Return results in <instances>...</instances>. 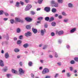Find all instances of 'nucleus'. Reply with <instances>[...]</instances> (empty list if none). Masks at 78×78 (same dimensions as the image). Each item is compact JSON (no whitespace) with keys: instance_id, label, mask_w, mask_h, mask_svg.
<instances>
[{"instance_id":"f257e3e1","label":"nucleus","mask_w":78,"mask_h":78,"mask_svg":"<svg viewBox=\"0 0 78 78\" xmlns=\"http://www.w3.org/2000/svg\"><path fill=\"white\" fill-rule=\"evenodd\" d=\"M56 34H58L59 36H61L64 34V31L63 30L57 31H56Z\"/></svg>"},{"instance_id":"f03ea898","label":"nucleus","mask_w":78,"mask_h":78,"mask_svg":"<svg viewBox=\"0 0 78 78\" xmlns=\"http://www.w3.org/2000/svg\"><path fill=\"white\" fill-rule=\"evenodd\" d=\"M48 72H49V70H48V69L44 68L42 71V73L43 74H44L46 73H48Z\"/></svg>"},{"instance_id":"7ed1b4c3","label":"nucleus","mask_w":78,"mask_h":78,"mask_svg":"<svg viewBox=\"0 0 78 78\" xmlns=\"http://www.w3.org/2000/svg\"><path fill=\"white\" fill-rule=\"evenodd\" d=\"M31 8H32V6L30 4H28L25 10V11H28V10H29Z\"/></svg>"},{"instance_id":"20e7f679","label":"nucleus","mask_w":78,"mask_h":78,"mask_svg":"<svg viewBox=\"0 0 78 78\" xmlns=\"http://www.w3.org/2000/svg\"><path fill=\"white\" fill-rule=\"evenodd\" d=\"M31 35H32V33L30 31H28L25 34V35L27 37H29L31 36Z\"/></svg>"},{"instance_id":"39448f33","label":"nucleus","mask_w":78,"mask_h":78,"mask_svg":"<svg viewBox=\"0 0 78 78\" xmlns=\"http://www.w3.org/2000/svg\"><path fill=\"white\" fill-rule=\"evenodd\" d=\"M19 72L20 75H23L25 73V71L23 70V69L21 68L19 69Z\"/></svg>"},{"instance_id":"423d86ee","label":"nucleus","mask_w":78,"mask_h":78,"mask_svg":"<svg viewBox=\"0 0 78 78\" xmlns=\"http://www.w3.org/2000/svg\"><path fill=\"white\" fill-rule=\"evenodd\" d=\"M46 32V30L45 29H44V30H41V36H44L45 34V33Z\"/></svg>"},{"instance_id":"0eeeda50","label":"nucleus","mask_w":78,"mask_h":78,"mask_svg":"<svg viewBox=\"0 0 78 78\" xmlns=\"http://www.w3.org/2000/svg\"><path fill=\"white\" fill-rule=\"evenodd\" d=\"M76 28H74L71 29V30H70V33H75V31H76Z\"/></svg>"},{"instance_id":"6e6552de","label":"nucleus","mask_w":78,"mask_h":78,"mask_svg":"<svg viewBox=\"0 0 78 78\" xmlns=\"http://www.w3.org/2000/svg\"><path fill=\"white\" fill-rule=\"evenodd\" d=\"M44 10L46 12H50V8L48 7H46L44 8Z\"/></svg>"},{"instance_id":"1a4fd4ad","label":"nucleus","mask_w":78,"mask_h":78,"mask_svg":"<svg viewBox=\"0 0 78 78\" xmlns=\"http://www.w3.org/2000/svg\"><path fill=\"white\" fill-rule=\"evenodd\" d=\"M5 59H8L9 58V55L8 53L7 52L5 55Z\"/></svg>"},{"instance_id":"9d476101","label":"nucleus","mask_w":78,"mask_h":78,"mask_svg":"<svg viewBox=\"0 0 78 78\" xmlns=\"http://www.w3.org/2000/svg\"><path fill=\"white\" fill-rule=\"evenodd\" d=\"M32 30L34 34H36L37 32V30L36 29L34 28L33 27L32 29Z\"/></svg>"},{"instance_id":"9b49d317","label":"nucleus","mask_w":78,"mask_h":78,"mask_svg":"<svg viewBox=\"0 0 78 78\" xmlns=\"http://www.w3.org/2000/svg\"><path fill=\"white\" fill-rule=\"evenodd\" d=\"M0 66L2 67L4 66V63L3 60H0Z\"/></svg>"},{"instance_id":"f8f14e48","label":"nucleus","mask_w":78,"mask_h":78,"mask_svg":"<svg viewBox=\"0 0 78 78\" xmlns=\"http://www.w3.org/2000/svg\"><path fill=\"white\" fill-rule=\"evenodd\" d=\"M68 6L69 8H73V4L71 3H69L68 4Z\"/></svg>"},{"instance_id":"ddd939ff","label":"nucleus","mask_w":78,"mask_h":78,"mask_svg":"<svg viewBox=\"0 0 78 78\" xmlns=\"http://www.w3.org/2000/svg\"><path fill=\"white\" fill-rule=\"evenodd\" d=\"M25 19L27 21V22H30L31 21V19L29 17L25 18Z\"/></svg>"},{"instance_id":"4468645a","label":"nucleus","mask_w":78,"mask_h":78,"mask_svg":"<svg viewBox=\"0 0 78 78\" xmlns=\"http://www.w3.org/2000/svg\"><path fill=\"white\" fill-rule=\"evenodd\" d=\"M29 46V44L27 43L23 45V47L24 48H26L28 47Z\"/></svg>"},{"instance_id":"2eb2a0df","label":"nucleus","mask_w":78,"mask_h":78,"mask_svg":"<svg viewBox=\"0 0 78 78\" xmlns=\"http://www.w3.org/2000/svg\"><path fill=\"white\" fill-rule=\"evenodd\" d=\"M3 72H6L8 70V68L7 67H5L3 69Z\"/></svg>"},{"instance_id":"dca6fc26","label":"nucleus","mask_w":78,"mask_h":78,"mask_svg":"<svg viewBox=\"0 0 78 78\" xmlns=\"http://www.w3.org/2000/svg\"><path fill=\"white\" fill-rule=\"evenodd\" d=\"M56 22H53L51 23V25L53 27H55V26H56Z\"/></svg>"},{"instance_id":"f3484780","label":"nucleus","mask_w":78,"mask_h":78,"mask_svg":"<svg viewBox=\"0 0 78 78\" xmlns=\"http://www.w3.org/2000/svg\"><path fill=\"white\" fill-rule=\"evenodd\" d=\"M15 6H16V7H17L18 8H19V7L20 6V5H19V2H16Z\"/></svg>"},{"instance_id":"a211bd4d","label":"nucleus","mask_w":78,"mask_h":78,"mask_svg":"<svg viewBox=\"0 0 78 78\" xmlns=\"http://www.w3.org/2000/svg\"><path fill=\"white\" fill-rule=\"evenodd\" d=\"M52 12L53 13L56 12V9L55 8H53L52 9Z\"/></svg>"},{"instance_id":"6ab92c4d","label":"nucleus","mask_w":78,"mask_h":78,"mask_svg":"<svg viewBox=\"0 0 78 78\" xmlns=\"http://www.w3.org/2000/svg\"><path fill=\"white\" fill-rule=\"evenodd\" d=\"M54 20V18H53V17H51L50 18V19L49 20V22H52V21H53V20Z\"/></svg>"},{"instance_id":"aec40b11","label":"nucleus","mask_w":78,"mask_h":78,"mask_svg":"<svg viewBox=\"0 0 78 78\" xmlns=\"http://www.w3.org/2000/svg\"><path fill=\"white\" fill-rule=\"evenodd\" d=\"M12 73H17V70L14 69H12Z\"/></svg>"},{"instance_id":"412c9836","label":"nucleus","mask_w":78,"mask_h":78,"mask_svg":"<svg viewBox=\"0 0 78 78\" xmlns=\"http://www.w3.org/2000/svg\"><path fill=\"white\" fill-rule=\"evenodd\" d=\"M26 28L28 30H30L31 28V26L30 25H27L26 26Z\"/></svg>"},{"instance_id":"4be33fe9","label":"nucleus","mask_w":78,"mask_h":78,"mask_svg":"<svg viewBox=\"0 0 78 78\" xmlns=\"http://www.w3.org/2000/svg\"><path fill=\"white\" fill-rule=\"evenodd\" d=\"M28 65L30 67H31L33 66V63L31 62H29L28 63Z\"/></svg>"},{"instance_id":"5701e85b","label":"nucleus","mask_w":78,"mask_h":78,"mask_svg":"<svg viewBox=\"0 0 78 78\" xmlns=\"http://www.w3.org/2000/svg\"><path fill=\"white\" fill-rule=\"evenodd\" d=\"M14 51H15V52H16V53H17V52H19V51H20V50H19V49L18 48H16L14 49Z\"/></svg>"},{"instance_id":"b1692460","label":"nucleus","mask_w":78,"mask_h":78,"mask_svg":"<svg viewBox=\"0 0 78 78\" xmlns=\"http://www.w3.org/2000/svg\"><path fill=\"white\" fill-rule=\"evenodd\" d=\"M10 22L11 24H13L14 23V20L13 19H12L10 20Z\"/></svg>"},{"instance_id":"393cba45","label":"nucleus","mask_w":78,"mask_h":78,"mask_svg":"<svg viewBox=\"0 0 78 78\" xmlns=\"http://www.w3.org/2000/svg\"><path fill=\"white\" fill-rule=\"evenodd\" d=\"M69 20L68 19H65L64 20V22H65V23H67V22H69Z\"/></svg>"},{"instance_id":"a878e982","label":"nucleus","mask_w":78,"mask_h":78,"mask_svg":"<svg viewBox=\"0 0 78 78\" xmlns=\"http://www.w3.org/2000/svg\"><path fill=\"white\" fill-rule=\"evenodd\" d=\"M62 14L63 16H67V15L66 13V12H62Z\"/></svg>"},{"instance_id":"bb28decb","label":"nucleus","mask_w":78,"mask_h":78,"mask_svg":"<svg viewBox=\"0 0 78 78\" xmlns=\"http://www.w3.org/2000/svg\"><path fill=\"white\" fill-rule=\"evenodd\" d=\"M21 43H22V41L20 40H18L17 42V44H21Z\"/></svg>"},{"instance_id":"cd10ccee","label":"nucleus","mask_w":78,"mask_h":78,"mask_svg":"<svg viewBox=\"0 0 78 78\" xmlns=\"http://www.w3.org/2000/svg\"><path fill=\"white\" fill-rule=\"evenodd\" d=\"M57 2L59 3H62L63 2V0H57Z\"/></svg>"},{"instance_id":"c85d7f7f","label":"nucleus","mask_w":78,"mask_h":78,"mask_svg":"<svg viewBox=\"0 0 78 78\" xmlns=\"http://www.w3.org/2000/svg\"><path fill=\"white\" fill-rule=\"evenodd\" d=\"M4 11L3 10L0 11V15H3L4 14Z\"/></svg>"},{"instance_id":"c756f323","label":"nucleus","mask_w":78,"mask_h":78,"mask_svg":"<svg viewBox=\"0 0 78 78\" xmlns=\"http://www.w3.org/2000/svg\"><path fill=\"white\" fill-rule=\"evenodd\" d=\"M15 20L17 22H20V19L19 18H15Z\"/></svg>"},{"instance_id":"7c9ffc66","label":"nucleus","mask_w":78,"mask_h":78,"mask_svg":"<svg viewBox=\"0 0 78 78\" xmlns=\"http://www.w3.org/2000/svg\"><path fill=\"white\" fill-rule=\"evenodd\" d=\"M75 61L73 60L71 61L70 62V63L71 64H75Z\"/></svg>"},{"instance_id":"2f4dec72","label":"nucleus","mask_w":78,"mask_h":78,"mask_svg":"<svg viewBox=\"0 0 78 78\" xmlns=\"http://www.w3.org/2000/svg\"><path fill=\"white\" fill-rule=\"evenodd\" d=\"M6 76L7 78H9V77H10L11 76V75L10 74H7L6 75Z\"/></svg>"},{"instance_id":"473e14b6","label":"nucleus","mask_w":78,"mask_h":78,"mask_svg":"<svg viewBox=\"0 0 78 78\" xmlns=\"http://www.w3.org/2000/svg\"><path fill=\"white\" fill-rule=\"evenodd\" d=\"M17 32L18 33H20V29L19 28H18L17 29Z\"/></svg>"},{"instance_id":"72a5a7b5","label":"nucleus","mask_w":78,"mask_h":78,"mask_svg":"<svg viewBox=\"0 0 78 78\" xmlns=\"http://www.w3.org/2000/svg\"><path fill=\"white\" fill-rule=\"evenodd\" d=\"M66 48H67V49H68V50L70 49V45L67 44L66 46Z\"/></svg>"},{"instance_id":"f704fd0d","label":"nucleus","mask_w":78,"mask_h":78,"mask_svg":"<svg viewBox=\"0 0 78 78\" xmlns=\"http://www.w3.org/2000/svg\"><path fill=\"white\" fill-rule=\"evenodd\" d=\"M43 1V0H38V3H39V4H41L42 3V2Z\"/></svg>"},{"instance_id":"c9c22d12","label":"nucleus","mask_w":78,"mask_h":78,"mask_svg":"<svg viewBox=\"0 0 78 78\" xmlns=\"http://www.w3.org/2000/svg\"><path fill=\"white\" fill-rule=\"evenodd\" d=\"M45 20H46V21H48L49 20H50V18H49V17H46L45 18Z\"/></svg>"},{"instance_id":"e433bc0d","label":"nucleus","mask_w":78,"mask_h":78,"mask_svg":"<svg viewBox=\"0 0 78 78\" xmlns=\"http://www.w3.org/2000/svg\"><path fill=\"white\" fill-rule=\"evenodd\" d=\"M74 60L76 62H78V58L77 57H75L74 58Z\"/></svg>"},{"instance_id":"4c0bfd02","label":"nucleus","mask_w":78,"mask_h":78,"mask_svg":"<svg viewBox=\"0 0 78 78\" xmlns=\"http://www.w3.org/2000/svg\"><path fill=\"white\" fill-rule=\"evenodd\" d=\"M57 64L58 66H61V62H58L57 63Z\"/></svg>"},{"instance_id":"58836bf2","label":"nucleus","mask_w":78,"mask_h":78,"mask_svg":"<svg viewBox=\"0 0 78 78\" xmlns=\"http://www.w3.org/2000/svg\"><path fill=\"white\" fill-rule=\"evenodd\" d=\"M55 58H58V54L56 52H55Z\"/></svg>"},{"instance_id":"ea45409f","label":"nucleus","mask_w":78,"mask_h":78,"mask_svg":"<svg viewBox=\"0 0 78 78\" xmlns=\"http://www.w3.org/2000/svg\"><path fill=\"white\" fill-rule=\"evenodd\" d=\"M58 76H59V73H56L55 74L54 77L55 78H57V77H58Z\"/></svg>"},{"instance_id":"a19ab883","label":"nucleus","mask_w":78,"mask_h":78,"mask_svg":"<svg viewBox=\"0 0 78 78\" xmlns=\"http://www.w3.org/2000/svg\"><path fill=\"white\" fill-rule=\"evenodd\" d=\"M4 14L5 16H9V14L7 12H5Z\"/></svg>"},{"instance_id":"79ce46f5","label":"nucleus","mask_w":78,"mask_h":78,"mask_svg":"<svg viewBox=\"0 0 78 78\" xmlns=\"http://www.w3.org/2000/svg\"><path fill=\"white\" fill-rule=\"evenodd\" d=\"M38 20H41L43 19V17H40L38 18Z\"/></svg>"},{"instance_id":"37998d69","label":"nucleus","mask_w":78,"mask_h":78,"mask_svg":"<svg viewBox=\"0 0 78 78\" xmlns=\"http://www.w3.org/2000/svg\"><path fill=\"white\" fill-rule=\"evenodd\" d=\"M54 5L55 7H58V4L55 2V3L54 4Z\"/></svg>"},{"instance_id":"c03bdc74","label":"nucleus","mask_w":78,"mask_h":78,"mask_svg":"<svg viewBox=\"0 0 78 78\" xmlns=\"http://www.w3.org/2000/svg\"><path fill=\"white\" fill-rule=\"evenodd\" d=\"M51 36H55V33H54V32H52L51 33Z\"/></svg>"},{"instance_id":"a18cd8bd","label":"nucleus","mask_w":78,"mask_h":78,"mask_svg":"<svg viewBox=\"0 0 78 78\" xmlns=\"http://www.w3.org/2000/svg\"><path fill=\"white\" fill-rule=\"evenodd\" d=\"M31 14H32L33 15H34V14H36L35 12H34L33 11H31Z\"/></svg>"},{"instance_id":"49530a36","label":"nucleus","mask_w":78,"mask_h":78,"mask_svg":"<svg viewBox=\"0 0 78 78\" xmlns=\"http://www.w3.org/2000/svg\"><path fill=\"white\" fill-rule=\"evenodd\" d=\"M67 75L68 77H70V73H67Z\"/></svg>"},{"instance_id":"de8ad7c7","label":"nucleus","mask_w":78,"mask_h":78,"mask_svg":"<svg viewBox=\"0 0 78 78\" xmlns=\"http://www.w3.org/2000/svg\"><path fill=\"white\" fill-rule=\"evenodd\" d=\"M51 3L52 4H54V5L55 3H56V2L55 1H51Z\"/></svg>"},{"instance_id":"09e8293b","label":"nucleus","mask_w":78,"mask_h":78,"mask_svg":"<svg viewBox=\"0 0 78 78\" xmlns=\"http://www.w3.org/2000/svg\"><path fill=\"white\" fill-rule=\"evenodd\" d=\"M69 69H70L71 71H73V67H72V66L69 67Z\"/></svg>"},{"instance_id":"8fccbe9b","label":"nucleus","mask_w":78,"mask_h":78,"mask_svg":"<svg viewBox=\"0 0 78 78\" xmlns=\"http://www.w3.org/2000/svg\"><path fill=\"white\" fill-rule=\"evenodd\" d=\"M22 38H23V35H20L19 37V39H22Z\"/></svg>"},{"instance_id":"3c124183","label":"nucleus","mask_w":78,"mask_h":78,"mask_svg":"<svg viewBox=\"0 0 78 78\" xmlns=\"http://www.w3.org/2000/svg\"><path fill=\"white\" fill-rule=\"evenodd\" d=\"M49 57L50 58H53V55H49Z\"/></svg>"},{"instance_id":"603ef678","label":"nucleus","mask_w":78,"mask_h":78,"mask_svg":"<svg viewBox=\"0 0 78 78\" xmlns=\"http://www.w3.org/2000/svg\"><path fill=\"white\" fill-rule=\"evenodd\" d=\"M8 20V18H4L3 19V20H4V21H6L7 20Z\"/></svg>"},{"instance_id":"864d4df0","label":"nucleus","mask_w":78,"mask_h":78,"mask_svg":"<svg viewBox=\"0 0 78 78\" xmlns=\"http://www.w3.org/2000/svg\"><path fill=\"white\" fill-rule=\"evenodd\" d=\"M31 76L32 78H34V75L33 74L31 73Z\"/></svg>"},{"instance_id":"5fc2aeb1","label":"nucleus","mask_w":78,"mask_h":78,"mask_svg":"<svg viewBox=\"0 0 78 78\" xmlns=\"http://www.w3.org/2000/svg\"><path fill=\"white\" fill-rule=\"evenodd\" d=\"M61 42H62V41L61 40H59L58 41V43L59 44H61Z\"/></svg>"},{"instance_id":"6e6d98bb","label":"nucleus","mask_w":78,"mask_h":78,"mask_svg":"<svg viewBox=\"0 0 78 78\" xmlns=\"http://www.w3.org/2000/svg\"><path fill=\"white\" fill-rule=\"evenodd\" d=\"M47 45H44L43 48V50H45V49L46 48H47Z\"/></svg>"},{"instance_id":"4d7b16f0","label":"nucleus","mask_w":78,"mask_h":78,"mask_svg":"<svg viewBox=\"0 0 78 78\" xmlns=\"http://www.w3.org/2000/svg\"><path fill=\"white\" fill-rule=\"evenodd\" d=\"M58 18L60 19H62V16L61 15H59L58 16Z\"/></svg>"},{"instance_id":"13d9d810","label":"nucleus","mask_w":78,"mask_h":78,"mask_svg":"<svg viewBox=\"0 0 78 78\" xmlns=\"http://www.w3.org/2000/svg\"><path fill=\"white\" fill-rule=\"evenodd\" d=\"M19 64L20 66H22L23 64H22V62H20Z\"/></svg>"},{"instance_id":"bf43d9fd","label":"nucleus","mask_w":78,"mask_h":78,"mask_svg":"<svg viewBox=\"0 0 78 78\" xmlns=\"http://www.w3.org/2000/svg\"><path fill=\"white\" fill-rule=\"evenodd\" d=\"M6 39L7 40H9V36L8 35H7L6 37Z\"/></svg>"},{"instance_id":"052dcab7","label":"nucleus","mask_w":78,"mask_h":78,"mask_svg":"<svg viewBox=\"0 0 78 78\" xmlns=\"http://www.w3.org/2000/svg\"><path fill=\"white\" fill-rule=\"evenodd\" d=\"M66 72V70L64 69L62 71V73H64Z\"/></svg>"},{"instance_id":"680f3d73","label":"nucleus","mask_w":78,"mask_h":78,"mask_svg":"<svg viewBox=\"0 0 78 78\" xmlns=\"http://www.w3.org/2000/svg\"><path fill=\"white\" fill-rule=\"evenodd\" d=\"M41 9L40 8H38L37 9V11H40V10H41Z\"/></svg>"},{"instance_id":"e2e57ef3","label":"nucleus","mask_w":78,"mask_h":78,"mask_svg":"<svg viewBox=\"0 0 78 78\" xmlns=\"http://www.w3.org/2000/svg\"><path fill=\"white\" fill-rule=\"evenodd\" d=\"M44 27H45V28H47V24H45L44 25Z\"/></svg>"},{"instance_id":"0e129e2a","label":"nucleus","mask_w":78,"mask_h":78,"mask_svg":"<svg viewBox=\"0 0 78 78\" xmlns=\"http://www.w3.org/2000/svg\"><path fill=\"white\" fill-rule=\"evenodd\" d=\"M57 16H58V14H56L55 15V17H57Z\"/></svg>"},{"instance_id":"69168bd1","label":"nucleus","mask_w":78,"mask_h":78,"mask_svg":"<svg viewBox=\"0 0 78 78\" xmlns=\"http://www.w3.org/2000/svg\"><path fill=\"white\" fill-rule=\"evenodd\" d=\"M39 69H40V70H42V67H40L39 68Z\"/></svg>"},{"instance_id":"338daca9","label":"nucleus","mask_w":78,"mask_h":78,"mask_svg":"<svg viewBox=\"0 0 78 78\" xmlns=\"http://www.w3.org/2000/svg\"><path fill=\"white\" fill-rule=\"evenodd\" d=\"M25 2L26 3H28L29 0H25Z\"/></svg>"},{"instance_id":"774afa93","label":"nucleus","mask_w":78,"mask_h":78,"mask_svg":"<svg viewBox=\"0 0 78 78\" xmlns=\"http://www.w3.org/2000/svg\"><path fill=\"white\" fill-rule=\"evenodd\" d=\"M45 78H50V76H46L45 77Z\"/></svg>"}]
</instances>
